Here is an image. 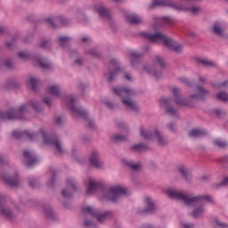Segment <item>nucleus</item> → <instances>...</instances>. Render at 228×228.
I'll return each mask as SVG.
<instances>
[{"instance_id": "obj_1", "label": "nucleus", "mask_w": 228, "mask_h": 228, "mask_svg": "<svg viewBox=\"0 0 228 228\" xmlns=\"http://www.w3.org/2000/svg\"><path fill=\"white\" fill-rule=\"evenodd\" d=\"M165 193L174 200H183L187 206H198L192 213V216H194L195 218H199V216H202V215L206 213V208H204V203L206 201L211 202L212 200L211 197L209 196L191 197L186 195L181 191H177L173 188L167 189L165 191Z\"/></svg>"}, {"instance_id": "obj_2", "label": "nucleus", "mask_w": 228, "mask_h": 228, "mask_svg": "<svg viewBox=\"0 0 228 228\" xmlns=\"http://www.w3.org/2000/svg\"><path fill=\"white\" fill-rule=\"evenodd\" d=\"M144 37L150 39L151 42H153V44H162L165 47H167V49L175 51V53H181V51H183V45L161 32L155 34L146 33Z\"/></svg>"}, {"instance_id": "obj_3", "label": "nucleus", "mask_w": 228, "mask_h": 228, "mask_svg": "<svg viewBox=\"0 0 228 228\" xmlns=\"http://www.w3.org/2000/svg\"><path fill=\"white\" fill-rule=\"evenodd\" d=\"M113 92L114 94H116V95L121 97L122 102L125 104V106H127V108H130V110H134V111L138 110V104L136 103V102L131 99V95L134 94V91H133V89L115 87L113 89Z\"/></svg>"}, {"instance_id": "obj_4", "label": "nucleus", "mask_w": 228, "mask_h": 228, "mask_svg": "<svg viewBox=\"0 0 228 228\" xmlns=\"http://www.w3.org/2000/svg\"><path fill=\"white\" fill-rule=\"evenodd\" d=\"M126 194L127 191L124 188V186L115 185L103 191V199L104 200H110L111 202H115L117 199H119V197H122V195Z\"/></svg>"}, {"instance_id": "obj_5", "label": "nucleus", "mask_w": 228, "mask_h": 228, "mask_svg": "<svg viewBox=\"0 0 228 228\" xmlns=\"http://www.w3.org/2000/svg\"><path fill=\"white\" fill-rule=\"evenodd\" d=\"M156 6H171V8H175V10L183 11V12H191V13H199L200 12V7H186L177 5L175 4L169 3L167 0H155L151 5V8H156Z\"/></svg>"}, {"instance_id": "obj_6", "label": "nucleus", "mask_w": 228, "mask_h": 228, "mask_svg": "<svg viewBox=\"0 0 228 228\" xmlns=\"http://www.w3.org/2000/svg\"><path fill=\"white\" fill-rule=\"evenodd\" d=\"M38 136H42L45 143H48V144L53 143V145H54V147L57 149L58 152H63L61 142L60 141H52L47 139V133L44 129H41L38 134H33L32 135H28L30 140H33L34 138H38Z\"/></svg>"}, {"instance_id": "obj_7", "label": "nucleus", "mask_w": 228, "mask_h": 228, "mask_svg": "<svg viewBox=\"0 0 228 228\" xmlns=\"http://www.w3.org/2000/svg\"><path fill=\"white\" fill-rule=\"evenodd\" d=\"M83 213L85 215H91V216H94L97 218L98 222H102L103 220H106L108 216V213L101 214L99 212H95V210L92 207H86L83 208Z\"/></svg>"}, {"instance_id": "obj_8", "label": "nucleus", "mask_w": 228, "mask_h": 228, "mask_svg": "<svg viewBox=\"0 0 228 228\" xmlns=\"http://www.w3.org/2000/svg\"><path fill=\"white\" fill-rule=\"evenodd\" d=\"M23 158L26 159L25 165L27 167H33V165L37 163V157H35L33 151H25L23 152Z\"/></svg>"}, {"instance_id": "obj_9", "label": "nucleus", "mask_w": 228, "mask_h": 228, "mask_svg": "<svg viewBox=\"0 0 228 228\" xmlns=\"http://www.w3.org/2000/svg\"><path fill=\"white\" fill-rule=\"evenodd\" d=\"M86 186L87 187V194L92 195L95 193V190H97V186H99V183L95 181V179L89 178L85 182Z\"/></svg>"}, {"instance_id": "obj_10", "label": "nucleus", "mask_w": 228, "mask_h": 228, "mask_svg": "<svg viewBox=\"0 0 228 228\" xmlns=\"http://www.w3.org/2000/svg\"><path fill=\"white\" fill-rule=\"evenodd\" d=\"M144 206L145 208L143 210H141L140 213H152V211L156 209V205L154 204V201L149 197L144 200Z\"/></svg>"}, {"instance_id": "obj_11", "label": "nucleus", "mask_w": 228, "mask_h": 228, "mask_svg": "<svg viewBox=\"0 0 228 228\" xmlns=\"http://www.w3.org/2000/svg\"><path fill=\"white\" fill-rule=\"evenodd\" d=\"M90 163L94 167H101L103 165L102 160H101V158L99 157L98 151H93L90 157Z\"/></svg>"}, {"instance_id": "obj_12", "label": "nucleus", "mask_w": 228, "mask_h": 228, "mask_svg": "<svg viewBox=\"0 0 228 228\" xmlns=\"http://www.w3.org/2000/svg\"><path fill=\"white\" fill-rule=\"evenodd\" d=\"M66 101L68 102V106L69 108V110L72 111V113H74L75 115H80L82 116L83 113L81 112V110L79 109H76V100L72 97H68L66 98Z\"/></svg>"}, {"instance_id": "obj_13", "label": "nucleus", "mask_w": 228, "mask_h": 228, "mask_svg": "<svg viewBox=\"0 0 228 228\" xmlns=\"http://www.w3.org/2000/svg\"><path fill=\"white\" fill-rule=\"evenodd\" d=\"M0 181H4V183L10 184V186H17V179L12 178L8 175H0Z\"/></svg>"}, {"instance_id": "obj_14", "label": "nucleus", "mask_w": 228, "mask_h": 228, "mask_svg": "<svg viewBox=\"0 0 228 228\" xmlns=\"http://www.w3.org/2000/svg\"><path fill=\"white\" fill-rule=\"evenodd\" d=\"M126 19L130 24H140L142 18L136 14H127Z\"/></svg>"}, {"instance_id": "obj_15", "label": "nucleus", "mask_w": 228, "mask_h": 228, "mask_svg": "<svg viewBox=\"0 0 228 228\" xmlns=\"http://www.w3.org/2000/svg\"><path fill=\"white\" fill-rule=\"evenodd\" d=\"M72 193H74V184L72 183V182L68 181V188L62 191V196L66 198L70 197Z\"/></svg>"}, {"instance_id": "obj_16", "label": "nucleus", "mask_w": 228, "mask_h": 228, "mask_svg": "<svg viewBox=\"0 0 228 228\" xmlns=\"http://www.w3.org/2000/svg\"><path fill=\"white\" fill-rule=\"evenodd\" d=\"M39 85H40V80H38L35 77H31L27 81V86H30V88H32V90H37V86H38Z\"/></svg>"}, {"instance_id": "obj_17", "label": "nucleus", "mask_w": 228, "mask_h": 228, "mask_svg": "<svg viewBox=\"0 0 228 228\" xmlns=\"http://www.w3.org/2000/svg\"><path fill=\"white\" fill-rule=\"evenodd\" d=\"M38 105V102H31L28 104H24L20 108V113H26L29 108H33L34 110H37V106Z\"/></svg>"}, {"instance_id": "obj_18", "label": "nucleus", "mask_w": 228, "mask_h": 228, "mask_svg": "<svg viewBox=\"0 0 228 228\" xmlns=\"http://www.w3.org/2000/svg\"><path fill=\"white\" fill-rule=\"evenodd\" d=\"M208 94V91L204 90L202 87L198 88V94H192L191 99H204V96Z\"/></svg>"}, {"instance_id": "obj_19", "label": "nucleus", "mask_w": 228, "mask_h": 228, "mask_svg": "<svg viewBox=\"0 0 228 228\" xmlns=\"http://www.w3.org/2000/svg\"><path fill=\"white\" fill-rule=\"evenodd\" d=\"M96 11L98 12L100 17H110V11L106 7L100 5Z\"/></svg>"}, {"instance_id": "obj_20", "label": "nucleus", "mask_w": 228, "mask_h": 228, "mask_svg": "<svg viewBox=\"0 0 228 228\" xmlns=\"http://www.w3.org/2000/svg\"><path fill=\"white\" fill-rule=\"evenodd\" d=\"M189 134L190 136H192V137H200V136H204V134H206V132L199 129H193L190 132Z\"/></svg>"}, {"instance_id": "obj_21", "label": "nucleus", "mask_w": 228, "mask_h": 228, "mask_svg": "<svg viewBox=\"0 0 228 228\" xmlns=\"http://www.w3.org/2000/svg\"><path fill=\"white\" fill-rule=\"evenodd\" d=\"M49 94H51V95H58L60 94V87L56 85L51 86L49 87Z\"/></svg>"}, {"instance_id": "obj_22", "label": "nucleus", "mask_w": 228, "mask_h": 228, "mask_svg": "<svg viewBox=\"0 0 228 228\" xmlns=\"http://www.w3.org/2000/svg\"><path fill=\"white\" fill-rule=\"evenodd\" d=\"M153 136H154V138H156V140L158 141L159 145H165V139H163V136H161L159 132L155 131Z\"/></svg>"}, {"instance_id": "obj_23", "label": "nucleus", "mask_w": 228, "mask_h": 228, "mask_svg": "<svg viewBox=\"0 0 228 228\" xmlns=\"http://www.w3.org/2000/svg\"><path fill=\"white\" fill-rule=\"evenodd\" d=\"M217 99H219V101H223L224 102H228L227 93L221 92L217 94Z\"/></svg>"}, {"instance_id": "obj_24", "label": "nucleus", "mask_w": 228, "mask_h": 228, "mask_svg": "<svg viewBox=\"0 0 228 228\" xmlns=\"http://www.w3.org/2000/svg\"><path fill=\"white\" fill-rule=\"evenodd\" d=\"M0 211L2 215H4V216H10V215H12V210L6 207H0Z\"/></svg>"}, {"instance_id": "obj_25", "label": "nucleus", "mask_w": 228, "mask_h": 228, "mask_svg": "<svg viewBox=\"0 0 228 228\" xmlns=\"http://www.w3.org/2000/svg\"><path fill=\"white\" fill-rule=\"evenodd\" d=\"M141 135L143 136L145 140H151V138H152V134L143 129L141 130Z\"/></svg>"}, {"instance_id": "obj_26", "label": "nucleus", "mask_w": 228, "mask_h": 228, "mask_svg": "<svg viewBox=\"0 0 228 228\" xmlns=\"http://www.w3.org/2000/svg\"><path fill=\"white\" fill-rule=\"evenodd\" d=\"M214 31L216 33V35H224V29L219 24H215Z\"/></svg>"}, {"instance_id": "obj_27", "label": "nucleus", "mask_w": 228, "mask_h": 228, "mask_svg": "<svg viewBox=\"0 0 228 228\" xmlns=\"http://www.w3.org/2000/svg\"><path fill=\"white\" fill-rule=\"evenodd\" d=\"M178 170H179L180 174H182L183 176L188 177V168L186 167L180 166L178 167Z\"/></svg>"}, {"instance_id": "obj_28", "label": "nucleus", "mask_w": 228, "mask_h": 228, "mask_svg": "<svg viewBox=\"0 0 228 228\" xmlns=\"http://www.w3.org/2000/svg\"><path fill=\"white\" fill-rule=\"evenodd\" d=\"M155 63H157V65L159 67H164L165 65V61L163 60V58L159 57V56H157L155 58Z\"/></svg>"}, {"instance_id": "obj_29", "label": "nucleus", "mask_w": 228, "mask_h": 228, "mask_svg": "<svg viewBox=\"0 0 228 228\" xmlns=\"http://www.w3.org/2000/svg\"><path fill=\"white\" fill-rule=\"evenodd\" d=\"M214 145H216V147H225V145H227V142L220 139H216V141H214Z\"/></svg>"}, {"instance_id": "obj_30", "label": "nucleus", "mask_w": 228, "mask_h": 228, "mask_svg": "<svg viewBox=\"0 0 228 228\" xmlns=\"http://www.w3.org/2000/svg\"><path fill=\"white\" fill-rule=\"evenodd\" d=\"M144 70L149 74H153L154 76H156V68L154 67L146 66L144 67Z\"/></svg>"}, {"instance_id": "obj_31", "label": "nucleus", "mask_w": 228, "mask_h": 228, "mask_svg": "<svg viewBox=\"0 0 228 228\" xmlns=\"http://www.w3.org/2000/svg\"><path fill=\"white\" fill-rule=\"evenodd\" d=\"M134 151H145L147 149V146L145 144H137L133 147Z\"/></svg>"}, {"instance_id": "obj_32", "label": "nucleus", "mask_w": 228, "mask_h": 228, "mask_svg": "<svg viewBox=\"0 0 228 228\" xmlns=\"http://www.w3.org/2000/svg\"><path fill=\"white\" fill-rule=\"evenodd\" d=\"M19 56L21 58V60H28L29 58V53L27 52H20Z\"/></svg>"}, {"instance_id": "obj_33", "label": "nucleus", "mask_w": 228, "mask_h": 228, "mask_svg": "<svg viewBox=\"0 0 228 228\" xmlns=\"http://www.w3.org/2000/svg\"><path fill=\"white\" fill-rule=\"evenodd\" d=\"M59 42H61V45H63V44H68L69 43V37H61L59 38Z\"/></svg>"}, {"instance_id": "obj_34", "label": "nucleus", "mask_w": 228, "mask_h": 228, "mask_svg": "<svg viewBox=\"0 0 228 228\" xmlns=\"http://www.w3.org/2000/svg\"><path fill=\"white\" fill-rule=\"evenodd\" d=\"M38 65H40V67H42L43 69H47V67H49V64H47V62H44L42 60H38L37 61Z\"/></svg>"}, {"instance_id": "obj_35", "label": "nucleus", "mask_w": 228, "mask_h": 228, "mask_svg": "<svg viewBox=\"0 0 228 228\" xmlns=\"http://www.w3.org/2000/svg\"><path fill=\"white\" fill-rule=\"evenodd\" d=\"M129 167L133 169V170H139V168H141V165L140 164H134V163H130Z\"/></svg>"}, {"instance_id": "obj_36", "label": "nucleus", "mask_w": 228, "mask_h": 228, "mask_svg": "<svg viewBox=\"0 0 228 228\" xmlns=\"http://www.w3.org/2000/svg\"><path fill=\"white\" fill-rule=\"evenodd\" d=\"M13 138L19 139L20 138V132L19 130H15L12 132Z\"/></svg>"}, {"instance_id": "obj_37", "label": "nucleus", "mask_w": 228, "mask_h": 228, "mask_svg": "<svg viewBox=\"0 0 228 228\" xmlns=\"http://www.w3.org/2000/svg\"><path fill=\"white\" fill-rule=\"evenodd\" d=\"M175 102H176V104H178L179 106H184V101H183V100H181V98L180 97H178V98H176L175 99Z\"/></svg>"}, {"instance_id": "obj_38", "label": "nucleus", "mask_w": 228, "mask_h": 228, "mask_svg": "<svg viewBox=\"0 0 228 228\" xmlns=\"http://www.w3.org/2000/svg\"><path fill=\"white\" fill-rule=\"evenodd\" d=\"M120 70V69H118L115 70L114 73H111L110 77H109V81H113V76H115V74H118V72Z\"/></svg>"}, {"instance_id": "obj_39", "label": "nucleus", "mask_w": 228, "mask_h": 228, "mask_svg": "<svg viewBox=\"0 0 228 228\" xmlns=\"http://www.w3.org/2000/svg\"><path fill=\"white\" fill-rule=\"evenodd\" d=\"M114 140L116 141L126 140V137L118 134L114 136Z\"/></svg>"}, {"instance_id": "obj_40", "label": "nucleus", "mask_w": 228, "mask_h": 228, "mask_svg": "<svg viewBox=\"0 0 228 228\" xmlns=\"http://www.w3.org/2000/svg\"><path fill=\"white\" fill-rule=\"evenodd\" d=\"M48 22H50V24L54 28V26H56V20L54 19H49Z\"/></svg>"}, {"instance_id": "obj_41", "label": "nucleus", "mask_w": 228, "mask_h": 228, "mask_svg": "<svg viewBox=\"0 0 228 228\" xmlns=\"http://www.w3.org/2000/svg\"><path fill=\"white\" fill-rule=\"evenodd\" d=\"M215 223L216 224V225H219L220 227H225L226 225L220 222L219 220H216Z\"/></svg>"}, {"instance_id": "obj_42", "label": "nucleus", "mask_w": 228, "mask_h": 228, "mask_svg": "<svg viewBox=\"0 0 228 228\" xmlns=\"http://www.w3.org/2000/svg\"><path fill=\"white\" fill-rule=\"evenodd\" d=\"M197 1H200V0H181V3H188V4H190V3H195Z\"/></svg>"}, {"instance_id": "obj_43", "label": "nucleus", "mask_w": 228, "mask_h": 228, "mask_svg": "<svg viewBox=\"0 0 228 228\" xmlns=\"http://www.w3.org/2000/svg\"><path fill=\"white\" fill-rule=\"evenodd\" d=\"M225 86H228V81H225L219 86L220 88H225Z\"/></svg>"}, {"instance_id": "obj_44", "label": "nucleus", "mask_w": 228, "mask_h": 228, "mask_svg": "<svg viewBox=\"0 0 228 228\" xmlns=\"http://www.w3.org/2000/svg\"><path fill=\"white\" fill-rule=\"evenodd\" d=\"M223 185H224V186H227V185H228V177H226V178L223 181Z\"/></svg>"}, {"instance_id": "obj_45", "label": "nucleus", "mask_w": 228, "mask_h": 228, "mask_svg": "<svg viewBox=\"0 0 228 228\" xmlns=\"http://www.w3.org/2000/svg\"><path fill=\"white\" fill-rule=\"evenodd\" d=\"M44 102H45V104H51V100H47V98H45Z\"/></svg>"}, {"instance_id": "obj_46", "label": "nucleus", "mask_w": 228, "mask_h": 228, "mask_svg": "<svg viewBox=\"0 0 228 228\" xmlns=\"http://www.w3.org/2000/svg\"><path fill=\"white\" fill-rule=\"evenodd\" d=\"M167 111L169 113H171L172 115H174V113H175V110L174 109H168Z\"/></svg>"}, {"instance_id": "obj_47", "label": "nucleus", "mask_w": 228, "mask_h": 228, "mask_svg": "<svg viewBox=\"0 0 228 228\" xmlns=\"http://www.w3.org/2000/svg\"><path fill=\"white\" fill-rule=\"evenodd\" d=\"M0 163L1 164L4 163V156H0Z\"/></svg>"}, {"instance_id": "obj_48", "label": "nucleus", "mask_w": 228, "mask_h": 228, "mask_svg": "<svg viewBox=\"0 0 228 228\" xmlns=\"http://www.w3.org/2000/svg\"><path fill=\"white\" fill-rule=\"evenodd\" d=\"M183 228H193L191 224H184Z\"/></svg>"}, {"instance_id": "obj_49", "label": "nucleus", "mask_w": 228, "mask_h": 228, "mask_svg": "<svg viewBox=\"0 0 228 228\" xmlns=\"http://www.w3.org/2000/svg\"><path fill=\"white\" fill-rule=\"evenodd\" d=\"M56 123H57V124H61V118H57Z\"/></svg>"}, {"instance_id": "obj_50", "label": "nucleus", "mask_w": 228, "mask_h": 228, "mask_svg": "<svg viewBox=\"0 0 228 228\" xmlns=\"http://www.w3.org/2000/svg\"><path fill=\"white\" fill-rule=\"evenodd\" d=\"M168 127H169V129H170L171 131H174V127H175V126H174V125H169Z\"/></svg>"}, {"instance_id": "obj_51", "label": "nucleus", "mask_w": 228, "mask_h": 228, "mask_svg": "<svg viewBox=\"0 0 228 228\" xmlns=\"http://www.w3.org/2000/svg\"><path fill=\"white\" fill-rule=\"evenodd\" d=\"M91 54H92V56H97V53H95V51H92Z\"/></svg>"}, {"instance_id": "obj_52", "label": "nucleus", "mask_w": 228, "mask_h": 228, "mask_svg": "<svg viewBox=\"0 0 228 228\" xmlns=\"http://www.w3.org/2000/svg\"><path fill=\"white\" fill-rule=\"evenodd\" d=\"M76 63H77V65H81V59L77 60V61H76Z\"/></svg>"}, {"instance_id": "obj_53", "label": "nucleus", "mask_w": 228, "mask_h": 228, "mask_svg": "<svg viewBox=\"0 0 228 228\" xmlns=\"http://www.w3.org/2000/svg\"><path fill=\"white\" fill-rule=\"evenodd\" d=\"M49 44L47 41H45L44 43H42V47H45V45Z\"/></svg>"}, {"instance_id": "obj_54", "label": "nucleus", "mask_w": 228, "mask_h": 228, "mask_svg": "<svg viewBox=\"0 0 228 228\" xmlns=\"http://www.w3.org/2000/svg\"><path fill=\"white\" fill-rule=\"evenodd\" d=\"M126 78L128 80V81H131V77L129 75H126Z\"/></svg>"}, {"instance_id": "obj_55", "label": "nucleus", "mask_w": 228, "mask_h": 228, "mask_svg": "<svg viewBox=\"0 0 228 228\" xmlns=\"http://www.w3.org/2000/svg\"><path fill=\"white\" fill-rule=\"evenodd\" d=\"M205 80H206L205 77H200V81L204 82Z\"/></svg>"}, {"instance_id": "obj_56", "label": "nucleus", "mask_w": 228, "mask_h": 228, "mask_svg": "<svg viewBox=\"0 0 228 228\" xmlns=\"http://www.w3.org/2000/svg\"><path fill=\"white\" fill-rule=\"evenodd\" d=\"M82 40H83V42H86L88 40V38L84 37Z\"/></svg>"}, {"instance_id": "obj_57", "label": "nucleus", "mask_w": 228, "mask_h": 228, "mask_svg": "<svg viewBox=\"0 0 228 228\" xmlns=\"http://www.w3.org/2000/svg\"><path fill=\"white\" fill-rule=\"evenodd\" d=\"M204 63L207 64V65H211V62L204 61Z\"/></svg>"}, {"instance_id": "obj_58", "label": "nucleus", "mask_w": 228, "mask_h": 228, "mask_svg": "<svg viewBox=\"0 0 228 228\" xmlns=\"http://www.w3.org/2000/svg\"><path fill=\"white\" fill-rule=\"evenodd\" d=\"M174 94H177V89L173 90Z\"/></svg>"}, {"instance_id": "obj_59", "label": "nucleus", "mask_w": 228, "mask_h": 228, "mask_svg": "<svg viewBox=\"0 0 228 228\" xmlns=\"http://www.w3.org/2000/svg\"><path fill=\"white\" fill-rule=\"evenodd\" d=\"M216 113L217 115H220V110H216Z\"/></svg>"}, {"instance_id": "obj_60", "label": "nucleus", "mask_w": 228, "mask_h": 228, "mask_svg": "<svg viewBox=\"0 0 228 228\" xmlns=\"http://www.w3.org/2000/svg\"><path fill=\"white\" fill-rule=\"evenodd\" d=\"M0 33H3V27L0 28Z\"/></svg>"}, {"instance_id": "obj_61", "label": "nucleus", "mask_w": 228, "mask_h": 228, "mask_svg": "<svg viewBox=\"0 0 228 228\" xmlns=\"http://www.w3.org/2000/svg\"><path fill=\"white\" fill-rule=\"evenodd\" d=\"M45 215H47L49 216V214H47V212H45Z\"/></svg>"}, {"instance_id": "obj_62", "label": "nucleus", "mask_w": 228, "mask_h": 228, "mask_svg": "<svg viewBox=\"0 0 228 228\" xmlns=\"http://www.w3.org/2000/svg\"><path fill=\"white\" fill-rule=\"evenodd\" d=\"M166 20H167V21H168V19H167V18H166Z\"/></svg>"}]
</instances>
